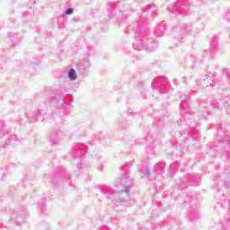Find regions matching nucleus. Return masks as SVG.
<instances>
[{
    "instance_id": "5",
    "label": "nucleus",
    "mask_w": 230,
    "mask_h": 230,
    "mask_svg": "<svg viewBox=\"0 0 230 230\" xmlns=\"http://www.w3.org/2000/svg\"><path fill=\"white\" fill-rule=\"evenodd\" d=\"M164 169V162H161L155 165V172L157 175H161V172Z\"/></svg>"
},
{
    "instance_id": "3",
    "label": "nucleus",
    "mask_w": 230,
    "mask_h": 230,
    "mask_svg": "<svg viewBox=\"0 0 230 230\" xmlns=\"http://www.w3.org/2000/svg\"><path fill=\"white\" fill-rule=\"evenodd\" d=\"M172 13H174V15H177L181 13V15H187L188 14V5H185L181 0H179L176 3L175 7H173Z\"/></svg>"
},
{
    "instance_id": "2",
    "label": "nucleus",
    "mask_w": 230,
    "mask_h": 230,
    "mask_svg": "<svg viewBox=\"0 0 230 230\" xmlns=\"http://www.w3.org/2000/svg\"><path fill=\"white\" fill-rule=\"evenodd\" d=\"M168 78L164 76H158L155 79V82L152 83L153 89H160L161 93H166L163 92V89L168 85Z\"/></svg>"
},
{
    "instance_id": "10",
    "label": "nucleus",
    "mask_w": 230,
    "mask_h": 230,
    "mask_svg": "<svg viewBox=\"0 0 230 230\" xmlns=\"http://www.w3.org/2000/svg\"><path fill=\"white\" fill-rule=\"evenodd\" d=\"M13 143H21V139L17 137L15 135H12L11 137L9 138V144H13Z\"/></svg>"
},
{
    "instance_id": "18",
    "label": "nucleus",
    "mask_w": 230,
    "mask_h": 230,
    "mask_svg": "<svg viewBox=\"0 0 230 230\" xmlns=\"http://www.w3.org/2000/svg\"><path fill=\"white\" fill-rule=\"evenodd\" d=\"M140 42H145V40L142 38V39L140 40Z\"/></svg>"
},
{
    "instance_id": "19",
    "label": "nucleus",
    "mask_w": 230,
    "mask_h": 230,
    "mask_svg": "<svg viewBox=\"0 0 230 230\" xmlns=\"http://www.w3.org/2000/svg\"><path fill=\"white\" fill-rule=\"evenodd\" d=\"M176 37H177L178 40H179V39H181V37H179V36H176Z\"/></svg>"
},
{
    "instance_id": "8",
    "label": "nucleus",
    "mask_w": 230,
    "mask_h": 230,
    "mask_svg": "<svg viewBox=\"0 0 230 230\" xmlns=\"http://www.w3.org/2000/svg\"><path fill=\"white\" fill-rule=\"evenodd\" d=\"M203 81L205 82L204 85H206V87H208L209 84L213 85V84H212L213 80L211 79L210 75H205Z\"/></svg>"
},
{
    "instance_id": "4",
    "label": "nucleus",
    "mask_w": 230,
    "mask_h": 230,
    "mask_svg": "<svg viewBox=\"0 0 230 230\" xmlns=\"http://www.w3.org/2000/svg\"><path fill=\"white\" fill-rule=\"evenodd\" d=\"M133 46L135 48V49H146V51H149V52H152L154 51V48L155 46V42H154L153 44H147V45H145V49L143 48V46H139V41H136L133 43Z\"/></svg>"
},
{
    "instance_id": "11",
    "label": "nucleus",
    "mask_w": 230,
    "mask_h": 230,
    "mask_svg": "<svg viewBox=\"0 0 230 230\" xmlns=\"http://www.w3.org/2000/svg\"><path fill=\"white\" fill-rule=\"evenodd\" d=\"M81 150V154H85V146L84 145H82V144H78L76 146H75V150Z\"/></svg>"
},
{
    "instance_id": "16",
    "label": "nucleus",
    "mask_w": 230,
    "mask_h": 230,
    "mask_svg": "<svg viewBox=\"0 0 230 230\" xmlns=\"http://www.w3.org/2000/svg\"><path fill=\"white\" fill-rule=\"evenodd\" d=\"M4 136V128H0V137H3Z\"/></svg>"
},
{
    "instance_id": "14",
    "label": "nucleus",
    "mask_w": 230,
    "mask_h": 230,
    "mask_svg": "<svg viewBox=\"0 0 230 230\" xmlns=\"http://www.w3.org/2000/svg\"><path fill=\"white\" fill-rule=\"evenodd\" d=\"M21 41V39L20 38H17V40L15 41V40L13 39H11V42H13V46H15V44H17L18 42Z\"/></svg>"
},
{
    "instance_id": "9",
    "label": "nucleus",
    "mask_w": 230,
    "mask_h": 230,
    "mask_svg": "<svg viewBox=\"0 0 230 230\" xmlns=\"http://www.w3.org/2000/svg\"><path fill=\"white\" fill-rule=\"evenodd\" d=\"M68 78H70V80H76V71L74 68L69 70Z\"/></svg>"
},
{
    "instance_id": "1",
    "label": "nucleus",
    "mask_w": 230,
    "mask_h": 230,
    "mask_svg": "<svg viewBox=\"0 0 230 230\" xmlns=\"http://www.w3.org/2000/svg\"><path fill=\"white\" fill-rule=\"evenodd\" d=\"M132 166L130 164H128L122 166V178L120 180V186H123L126 190V193H128V188L132 186V179L128 178V170Z\"/></svg>"
},
{
    "instance_id": "7",
    "label": "nucleus",
    "mask_w": 230,
    "mask_h": 230,
    "mask_svg": "<svg viewBox=\"0 0 230 230\" xmlns=\"http://www.w3.org/2000/svg\"><path fill=\"white\" fill-rule=\"evenodd\" d=\"M184 33H191V25L190 24L184 25L181 29V34L184 35Z\"/></svg>"
},
{
    "instance_id": "12",
    "label": "nucleus",
    "mask_w": 230,
    "mask_h": 230,
    "mask_svg": "<svg viewBox=\"0 0 230 230\" xmlns=\"http://www.w3.org/2000/svg\"><path fill=\"white\" fill-rule=\"evenodd\" d=\"M17 215H19V213L17 211L13 212L11 216V218L13 220H15V218H21L22 220V218H23L22 216H17Z\"/></svg>"
},
{
    "instance_id": "15",
    "label": "nucleus",
    "mask_w": 230,
    "mask_h": 230,
    "mask_svg": "<svg viewBox=\"0 0 230 230\" xmlns=\"http://www.w3.org/2000/svg\"><path fill=\"white\" fill-rule=\"evenodd\" d=\"M3 177H4V170L0 169V181H3Z\"/></svg>"
},
{
    "instance_id": "17",
    "label": "nucleus",
    "mask_w": 230,
    "mask_h": 230,
    "mask_svg": "<svg viewBox=\"0 0 230 230\" xmlns=\"http://www.w3.org/2000/svg\"><path fill=\"white\" fill-rule=\"evenodd\" d=\"M16 226H21V224H19V221H15Z\"/></svg>"
},
{
    "instance_id": "6",
    "label": "nucleus",
    "mask_w": 230,
    "mask_h": 230,
    "mask_svg": "<svg viewBox=\"0 0 230 230\" xmlns=\"http://www.w3.org/2000/svg\"><path fill=\"white\" fill-rule=\"evenodd\" d=\"M141 177H150V171H148V167L146 165H142L139 170Z\"/></svg>"
},
{
    "instance_id": "13",
    "label": "nucleus",
    "mask_w": 230,
    "mask_h": 230,
    "mask_svg": "<svg viewBox=\"0 0 230 230\" xmlns=\"http://www.w3.org/2000/svg\"><path fill=\"white\" fill-rule=\"evenodd\" d=\"M74 12H75V9H73V8H67V9L66 10L65 13H66V15H73Z\"/></svg>"
},
{
    "instance_id": "20",
    "label": "nucleus",
    "mask_w": 230,
    "mask_h": 230,
    "mask_svg": "<svg viewBox=\"0 0 230 230\" xmlns=\"http://www.w3.org/2000/svg\"><path fill=\"white\" fill-rule=\"evenodd\" d=\"M1 69H3V67H0V71H1Z\"/></svg>"
}]
</instances>
